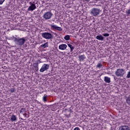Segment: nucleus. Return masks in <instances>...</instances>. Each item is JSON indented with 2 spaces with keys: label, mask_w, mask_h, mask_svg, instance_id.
I'll list each match as a JSON object with an SVG mask.
<instances>
[{
  "label": "nucleus",
  "mask_w": 130,
  "mask_h": 130,
  "mask_svg": "<svg viewBox=\"0 0 130 130\" xmlns=\"http://www.w3.org/2000/svg\"><path fill=\"white\" fill-rule=\"evenodd\" d=\"M14 40L16 45L22 46V45H24V44H25V42H26V38L23 37L21 38H17L16 37H14Z\"/></svg>",
  "instance_id": "f257e3e1"
},
{
  "label": "nucleus",
  "mask_w": 130,
  "mask_h": 130,
  "mask_svg": "<svg viewBox=\"0 0 130 130\" xmlns=\"http://www.w3.org/2000/svg\"><path fill=\"white\" fill-rule=\"evenodd\" d=\"M115 74L116 77H120V78H122V77L125 75V70L123 69H118L116 70Z\"/></svg>",
  "instance_id": "f03ea898"
},
{
  "label": "nucleus",
  "mask_w": 130,
  "mask_h": 130,
  "mask_svg": "<svg viewBox=\"0 0 130 130\" xmlns=\"http://www.w3.org/2000/svg\"><path fill=\"white\" fill-rule=\"evenodd\" d=\"M100 9L96 8H94L91 9L90 14L93 17H97L99 16V14H100Z\"/></svg>",
  "instance_id": "7ed1b4c3"
},
{
  "label": "nucleus",
  "mask_w": 130,
  "mask_h": 130,
  "mask_svg": "<svg viewBox=\"0 0 130 130\" xmlns=\"http://www.w3.org/2000/svg\"><path fill=\"white\" fill-rule=\"evenodd\" d=\"M51 17H52V13L50 11L45 12L43 15V18L45 20L51 19Z\"/></svg>",
  "instance_id": "20e7f679"
},
{
  "label": "nucleus",
  "mask_w": 130,
  "mask_h": 130,
  "mask_svg": "<svg viewBox=\"0 0 130 130\" xmlns=\"http://www.w3.org/2000/svg\"><path fill=\"white\" fill-rule=\"evenodd\" d=\"M42 37L45 39H52V34L50 32H43L42 34Z\"/></svg>",
  "instance_id": "39448f33"
},
{
  "label": "nucleus",
  "mask_w": 130,
  "mask_h": 130,
  "mask_svg": "<svg viewBox=\"0 0 130 130\" xmlns=\"http://www.w3.org/2000/svg\"><path fill=\"white\" fill-rule=\"evenodd\" d=\"M50 26L51 27V30H57L58 31H62V28L61 27L58 26L56 25H54L53 24H50Z\"/></svg>",
  "instance_id": "423d86ee"
},
{
  "label": "nucleus",
  "mask_w": 130,
  "mask_h": 130,
  "mask_svg": "<svg viewBox=\"0 0 130 130\" xmlns=\"http://www.w3.org/2000/svg\"><path fill=\"white\" fill-rule=\"evenodd\" d=\"M49 69V64H44L40 70V73H44L45 71H47Z\"/></svg>",
  "instance_id": "0eeeda50"
},
{
  "label": "nucleus",
  "mask_w": 130,
  "mask_h": 130,
  "mask_svg": "<svg viewBox=\"0 0 130 130\" xmlns=\"http://www.w3.org/2000/svg\"><path fill=\"white\" fill-rule=\"evenodd\" d=\"M30 6H29L28 8V11H33L35 10H36V5L35 4L32 3L31 2H29Z\"/></svg>",
  "instance_id": "6e6552de"
},
{
  "label": "nucleus",
  "mask_w": 130,
  "mask_h": 130,
  "mask_svg": "<svg viewBox=\"0 0 130 130\" xmlns=\"http://www.w3.org/2000/svg\"><path fill=\"white\" fill-rule=\"evenodd\" d=\"M41 63V61H40V60H38L37 61V62L36 63H34L33 64V67L34 68V70L35 71V72H38V71L39 70V63Z\"/></svg>",
  "instance_id": "1a4fd4ad"
},
{
  "label": "nucleus",
  "mask_w": 130,
  "mask_h": 130,
  "mask_svg": "<svg viewBox=\"0 0 130 130\" xmlns=\"http://www.w3.org/2000/svg\"><path fill=\"white\" fill-rule=\"evenodd\" d=\"M68 46L66 44H62L59 45V49L60 50H66Z\"/></svg>",
  "instance_id": "9d476101"
},
{
  "label": "nucleus",
  "mask_w": 130,
  "mask_h": 130,
  "mask_svg": "<svg viewBox=\"0 0 130 130\" xmlns=\"http://www.w3.org/2000/svg\"><path fill=\"white\" fill-rule=\"evenodd\" d=\"M10 120L12 122L13 121H17V120H18V118L17 117V116L13 115L10 117Z\"/></svg>",
  "instance_id": "9b49d317"
},
{
  "label": "nucleus",
  "mask_w": 130,
  "mask_h": 130,
  "mask_svg": "<svg viewBox=\"0 0 130 130\" xmlns=\"http://www.w3.org/2000/svg\"><path fill=\"white\" fill-rule=\"evenodd\" d=\"M119 130H129L128 126L124 125L119 127Z\"/></svg>",
  "instance_id": "f8f14e48"
},
{
  "label": "nucleus",
  "mask_w": 130,
  "mask_h": 130,
  "mask_svg": "<svg viewBox=\"0 0 130 130\" xmlns=\"http://www.w3.org/2000/svg\"><path fill=\"white\" fill-rule=\"evenodd\" d=\"M79 60L80 61H83L84 59H86V56L85 55H81L78 57Z\"/></svg>",
  "instance_id": "ddd939ff"
},
{
  "label": "nucleus",
  "mask_w": 130,
  "mask_h": 130,
  "mask_svg": "<svg viewBox=\"0 0 130 130\" xmlns=\"http://www.w3.org/2000/svg\"><path fill=\"white\" fill-rule=\"evenodd\" d=\"M104 81L106 83H108V84H109V83H110L111 81H110V78L106 76L104 78Z\"/></svg>",
  "instance_id": "4468645a"
},
{
  "label": "nucleus",
  "mask_w": 130,
  "mask_h": 130,
  "mask_svg": "<svg viewBox=\"0 0 130 130\" xmlns=\"http://www.w3.org/2000/svg\"><path fill=\"white\" fill-rule=\"evenodd\" d=\"M96 39H97L98 40H101V41H102L103 40H104V37H103L102 35H100L96 37Z\"/></svg>",
  "instance_id": "2eb2a0df"
},
{
  "label": "nucleus",
  "mask_w": 130,
  "mask_h": 130,
  "mask_svg": "<svg viewBox=\"0 0 130 130\" xmlns=\"http://www.w3.org/2000/svg\"><path fill=\"white\" fill-rule=\"evenodd\" d=\"M41 47H43V48H46L47 47H48V43L47 42L45 44L41 45Z\"/></svg>",
  "instance_id": "dca6fc26"
},
{
  "label": "nucleus",
  "mask_w": 130,
  "mask_h": 130,
  "mask_svg": "<svg viewBox=\"0 0 130 130\" xmlns=\"http://www.w3.org/2000/svg\"><path fill=\"white\" fill-rule=\"evenodd\" d=\"M126 102L128 105H130V95L126 98Z\"/></svg>",
  "instance_id": "f3484780"
},
{
  "label": "nucleus",
  "mask_w": 130,
  "mask_h": 130,
  "mask_svg": "<svg viewBox=\"0 0 130 130\" xmlns=\"http://www.w3.org/2000/svg\"><path fill=\"white\" fill-rule=\"evenodd\" d=\"M43 100L44 102H47V95L45 94L43 96Z\"/></svg>",
  "instance_id": "a211bd4d"
},
{
  "label": "nucleus",
  "mask_w": 130,
  "mask_h": 130,
  "mask_svg": "<svg viewBox=\"0 0 130 130\" xmlns=\"http://www.w3.org/2000/svg\"><path fill=\"white\" fill-rule=\"evenodd\" d=\"M68 46H69V47H70L71 52H72V51H74V49L75 48L74 47V46H73V45H72L71 44H68Z\"/></svg>",
  "instance_id": "6ab92c4d"
},
{
  "label": "nucleus",
  "mask_w": 130,
  "mask_h": 130,
  "mask_svg": "<svg viewBox=\"0 0 130 130\" xmlns=\"http://www.w3.org/2000/svg\"><path fill=\"white\" fill-rule=\"evenodd\" d=\"M9 91L11 92V93H15V92H16V88H12L10 89H9Z\"/></svg>",
  "instance_id": "aec40b11"
},
{
  "label": "nucleus",
  "mask_w": 130,
  "mask_h": 130,
  "mask_svg": "<svg viewBox=\"0 0 130 130\" xmlns=\"http://www.w3.org/2000/svg\"><path fill=\"white\" fill-rule=\"evenodd\" d=\"M102 67H103V66L102 65V64L101 63H99L96 65V68H98V69H101V68H103Z\"/></svg>",
  "instance_id": "412c9836"
},
{
  "label": "nucleus",
  "mask_w": 130,
  "mask_h": 130,
  "mask_svg": "<svg viewBox=\"0 0 130 130\" xmlns=\"http://www.w3.org/2000/svg\"><path fill=\"white\" fill-rule=\"evenodd\" d=\"M70 35H66L64 37L65 40H70Z\"/></svg>",
  "instance_id": "4be33fe9"
},
{
  "label": "nucleus",
  "mask_w": 130,
  "mask_h": 130,
  "mask_svg": "<svg viewBox=\"0 0 130 130\" xmlns=\"http://www.w3.org/2000/svg\"><path fill=\"white\" fill-rule=\"evenodd\" d=\"M127 79H130V71L128 72L126 76Z\"/></svg>",
  "instance_id": "5701e85b"
},
{
  "label": "nucleus",
  "mask_w": 130,
  "mask_h": 130,
  "mask_svg": "<svg viewBox=\"0 0 130 130\" xmlns=\"http://www.w3.org/2000/svg\"><path fill=\"white\" fill-rule=\"evenodd\" d=\"M25 111H26V109L25 108H22L20 110V113H24V112H25Z\"/></svg>",
  "instance_id": "b1692460"
},
{
  "label": "nucleus",
  "mask_w": 130,
  "mask_h": 130,
  "mask_svg": "<svg viewBox=\"0 0 130 130\" xmlns=\"http://www.w3.org/2000/svg\"><path fill=\"white\" fill-rule=\"evenodd\" d=\"M126 14L127 16H129L130 15V9L126 11Z\"/></svg>",
  "instance_id": "393cba45"
},
{
  "label": "nucleus",
  "mask_w": 130,
  "mask_h": 130,
  "mask_svg": "<svg viewBox=\"0 0 130 130\" xmlns=\"http://www.w3.org/2000/svg\"><path fill=\"white\" fill-rule=\"evenodd\" d=\"M103 35L105 37H108V36H109V34H103Z\"/></svg>",
  "instance_id": "a878e982"
},
{
  "label": "nucleus",
  "mask_w": 130,
  "mask_h": 130,
  "mask_svg": "<svg viewBox=\"0 0 130 130\" xmlns=\"http://www.w3.org/2000/svg\"><path fill=\"white\" fill-rule=\"evenodd\" d=\"M5 1H6V0H0V5H3V4H4V3H5Z\"/></svg>",
  "instance_id": "bb28decb"
},
{
  "label": "nucleus",
  "mask_w": 130,
  "mask_h": 130,
  "mask_svg": "<svg viewBox=\"0 0 130 130\" xmlns=\"http://www.w3.org/2000/svg\"><path fill=\"white\" fill-rule=\"evenodd\" d=\"M23 115L24 117H27V113H23Z\"/></svg>",
  "instance_id": "cd10ccee"
},
{
  "label": "nucleus",
  "mask_w": 130,
  "mask_h": 130,
  "mask_svg": "<svg viewBox=\"0 0 130 130\" xmlns=\"http://www.w3.org/2000/svg\"><path fill=\"white\" fill-rule=\"evenodd\" d=\"M74 130H80V128H79V127H76L74 129Z\"/></svg>",
  "instance_id": "c85d7f7f"
},
{
  "label": "nucleus",
  "mask_w": 130,
  "mask_h": 130,
  "mask_svg": "<svg viewBox=\"0 0 130 130\" xmlns=\"http://www.w3.org/2000/svg\"><path fill=\"white\" fill-rule=\"evenodd\" d=\"M85 2H90V0H85Z\"/></svg>",
  "instance_id": "c756f323"
}]
</instances>
